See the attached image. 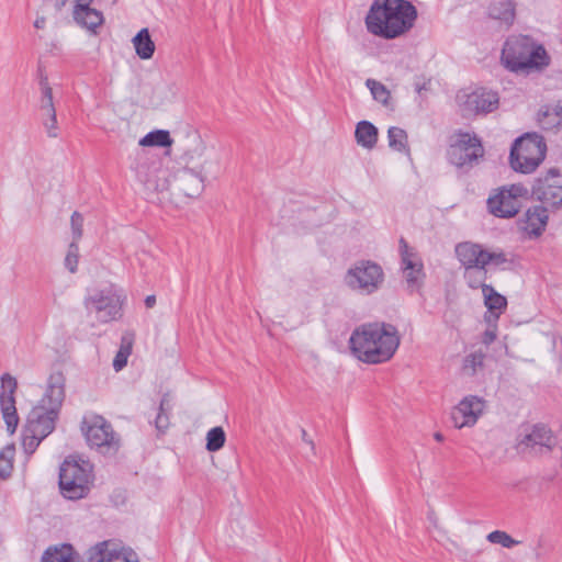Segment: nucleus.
<instances>
[{
	"label": "nucleus",
	"instance_id": "f257e3e1",
	"mask_svg": "<svg viewBox=\"0 0 562 562\" xmlns=\"http://www.w3.org/2000/svg\"><path fill=\"white\" fill-rule=\"evenodd\" d=\"M397 328L387 323H369L356 328L349 344L352 353L362 362L378 364L389 361L400 346Z\"/></svg>",
	"mask_w": 562,
	"mask_h": 562
},
{
	"label": "nucleus",
	"instance_id": "f03ea898",
	"mask_svg": "<svg viewBox=\"0 0 562 562\" xmlns=\"http://www.w3.org/2000/svg\"><path fill=\"white\" fill-rule=\"evenodd\" d=\"M417 15L416 8L407 0H373L366 25L371 34L392 40L408 32Z\"/></svg>",
	"mask_w": 562,
	"mask_h": 562
},
{
	"label": "nucleus",
	"instance_id": "7ed1b4c3",
	"mask_svg": "<svg viewBox=\"0 0 562 562\" xmlns=\"http://www.w3.org/2000/svg\"><path fill=\"white\" fill-rule=\"evenodd\" d=\"M506 69L515 74L529 75L544 70L551 58L543 45L529 35H510L504 43L501 56Z\"/></svg>",
	"mask_w": 562,
	"mask_h": 562
},
{
	"label": "nucleus",
	"instance_id": "20e7f679",
	"mask_svg": "<svg viewBox=\"0 0 562 562\" xmlns=\"http://www.w3.org/2000/svg\"><path fill=\"white\" fill-rule=\"evenodd\" d=\"M65 382L61 371L50 373L44 396L29 414L26 429L30 434L45 439L53 432L66 395Z\"/></svg>",
	"mask_w": 562,
	"mask_h": 562
},
{
	"label": "nucleus",
	"instance_id": "39448f33",
	"mask_svg": "<svg viewBox=\"0 0 562 562\" xmlns=\"http://www.w3.org/2000/svg\"><path fill=\"white\" fill-rule=\"evenodd\" d=\"M92 467L89 462L65 459L59 469V488L67 499L83 498L90 491Z\"/></svg>",
	"mask_w": 562,
	"mask_h": 562
},
{
	"label": "nucleus",
	"instance_id": "423d86ee",
	"mask_svg": "<svg viewBox=\"0 0 562 562\" xmlns=\"http://www.w3.org/2000/svg\"><path fill=\"white\" fill-rule=\"evenodd\" d=\"M132 169L148 193L168 190L170 186L169 171L165 168L164 161L158 155L146 150L138 151Z\"/></svg>",
	"mask_w": 562,
	"mask_h": 562
},
{
	"label": "nucleus",
	"instance_id": "0eeeda50",
	"mask_svg": "<svg viewBox=\"0 0 562 562\" xmlns=\"http://www.w3.org/2000/svg\"><path fill=\"white\" fill-rule=\"evenodd\" d=\"M547 145L543 137L533 134H525L515 139L509 162L515 171L530 173L542 162L546 157Z\"/></svg>",
	"mask_w": 562,
	"mask_h": 562
},
{
	"label": "nucleus",
	"instance_id": "6e6552de",
	"mask_svg": "<svg viewBox=\"0 0 562 562\" xmlns=\"http://www.w3.org/2000/svg\"><path fill=\"white\" fill-rule=\"evenodd\" d=\"M557 445L552 430L544 424L526 425L519 429L515 449L524 457L550 453Z\"/></svg>",
	"mask_w": 562,
	"mask_h": 562
},
{
	"label": "nucleus",
	"instance_id": "1a4fd4ad",
	"mask_svg": "<svg viewBox=\"0 0 562 562\" xmlns=\"http://www.w3.org/2000/svg\"><path fill=\"white\" fill-rule=\"evenodd\" d=\"M484 156L481 139L475 134L458 131L450 136L447 158L458 168H472Z\"/></svg>",
	"mask_w": 562,
	"mask_h": 562
},
{
	"label": "nucleus",
	"instance_id": "9d476101",
	"mask_svg": "<svg viewBox=\"0 0 562 562\" xmlns=\"http://www.w3.org/2000/svg\"><path fill=\"white\" fill-rule=\"evenodd\" d=\"M528 193V189L521 183L503 186L488 196L487 210L495 217H515L521 209V199L527 198Z\"/></svg>",
	"mask_w": 562,
	"mask_h": 562
},
{
	"label": "nucleus",
	"instance_id": "9b49d317",
	"mask_svg": "<svg viewBox=\"0 0 562 562\" xmlns=\"http://www.w3.org/2000/svg\"><path fill=\"white\" fill-rule=\"evenodd\" d=\"M81 430L90 447L97 448L102 453L117 451L119 437L104 417L100 415L83 417Z\"/></svg>",
	"mask_w": 562,
	"mask_h": 562
},
{
	"label": "nucleus",
	"instance_id": "f8f14e48",
	"mask_svg": "<svg viewBox=\"0 0 562 562\" xmlns=\"http://www.w3.org/2000/svg\"><path fill=\"white\" fill-rule=\"evenodd\" d=\"M122 299L113 285L94 290L85 299V307L94 313L101 323H109L122 316Z\"/></svg>",
	"mask_w": 562,
	"mask_h": 562
},
{
	"label": "nucleus",
	"instance_id": "ddd939ff",
	"mask_svg": "<svg viewBox=\"0 0 562 562\" xmlns=\"http://www.w3.org/2000/svg\"><path fill=\"white\" fill-rule=\"evenodd\" d=\"M383 279L384 273L381 266L370 260L356 262L345 276V282L350 289L364 294L375 292L381 286Z\"/></svg>",
	"mask_w": 562,
	"mask_h": 562
},
{
	"label": "nucleus",
	"instance_id": "4468645a",
	"mask_svg": "<svg viewBox=\"0 0 562 562\" xmlns=\"http://www.w3.org/2000/svg\"><path fill=\"white\" fill-rule=\"evenodd\" d=\"M535 200L553 207L562 206V175L551 168L543 178L535 181L531 189Z\"/></svg>",
	"mask_w": 562,
	"mask_h": 562
},
{
	"label": "nucleus",
	"instance_id": "2eb2a0df",
	"mask_svg": "<svg viewBox=\"0 0 562 562\" xmlns=\"http://www.w3.org/2000/svg\"><path fill=\"white\" fill-rule=\"evenodd\" d=\"M206 160L199 169L184 167L179 170L172 179L173 188L188 198H196L204 190V175L211 172L206 167Z\"/></svg>",
	"mask_w": 562,
	"mask_h": 562
},
{
	"label": "nucleus",
	"instance_id": "dca6fc26",
	"mask_svg": "<svg viewBox=\"0 0 562 562\" xmlns=\"http://www.w3.org/2000/svg\"><path fill=\"white\" fill-rule=\"evenodd\" d=\"M88 562H138L137 554L112 541H102L87 552Z\"/></svg>",
	"mask_w": 562,
	"mask_h": 562
},
{
	"label": "nucleus",
	"instance_id": "f3484780",
	"mask_svg": "<svg viewBox=\"0 0 562 562\" xmlns=\"http://www.w3.org/2000/svg\"><path fill=\"white\" fill-rule=\"evenodd\" d=\"M68 0H56V8L60 10ZM74 9H72V18L75 22L83 29H87L93 34H97V29H99L103 22V13L91 7L93 0H72Z\"/></svg>",
	"mask_w": 562,
	"mask_h": 562
},
{
	"label": "nucleus",
	"instance_id": "a211bd4d",
	"mask_svg": "<svg viewBox=\"0 0 562 562\" xmlns=\"http://www.w3.org/2000/svg\"><path fill=\"white\" fill-rule=\"evenodd\" d=\"M457 99L467 115L493 112L497 109L499 101L497 93L485 90L461 93L457 95Z\"/></svg>",
	"mask_w": 562,
	"mask_h": 562
},
{
	"label": "nucleus",
	"instance_id": "6ab92c4d",
	"mask_svg": "<svg viewBox=\"0 0 562 562\" xmlns=\"http://www.w3.org/2000/svg\"><path fill=\"white\" fill-rule=\"evenodd\" d=\"M485 402L479 396H465L451 412V420L456 428L472 427L483 414Z\"/></svg>",
	"mask_w": 562,
	"mask_h": 562
},
{
	"label": "nucleus",
	"instance_id": "aec40b11",
	"mask_svg": "<svg viewBox=\"0 0 562 562\" xmlns=\"http://www.w3.org/2000/svg\"><path fill=\"white\" fill-rule=\"evenodd\" d=\"M16 387V380L12 375L4 373L1 376L0 406L3 419L10 434L15 431L19 423L14 398Z\"/></svg>",
	"mask_w": 562,
	"mask_h": 562
},
{
	"label": "nucleus",
	"instance_id": "412c9836",
	"mask_svg": "<svg viewBox=\"0 0 562 562\" xmlns=\"http://www.w3.org/2000/svg\"><path fill=\"white\" fill-rule=\"evenodd\" d=\"M205 144L198 133L187 134L181 145L180 159L186 164V167L199 169V167L206 160V167L211 169L212 165H217V161L204 158Z\"/></svg>",
	"mask_w": 562,
	"mask_h": 562
},
{
	"label": "nucleus",
	"instance_id": "4be33fe9",
	"mask_svg": "<svg viewBox=\"0 0 562 562\" xmlns=\"http://www.w3.org/2000/svg\"><path fill=\"white\" fill-rule=\"evenodd\" d=\"M400 245L402 269L407 289L409 292L417 291L422 286L423 279L425 277L423 263L419 260L414 259L415 255L409 250L404 238H401Z\"/></svg>",
	"mask_w": 562,
	"mask_h": 562
},
{
	"label": "nucleus",
	"instance_id": "5701e85b",
	"mask_svg": "<svg viewBox=\"0 0 562 562\" xmlns=\"http://www.w3.org/2000/svg\"><path fill=\"white\" fill-rule=\"evenodd\" d=\"M456 255L464 269H484L486 249L475 243L465 241L456 246Z\"/></svg>",
	"mask_w": 562,
	"mask_h": 562
},
{
	"label": "nucleus",
	"instance_id": "b1692460",
	"mask_svg": "<svg viewBox=\"0 0 562 562\" xmlns=\"http://www.w3.org/2000/svg\"><path fill=\"white\" fill-rule=\"evenodd\" d=\"M524 231L529 237H539L546 231L549 213L546 206L535 205L529 207L525 214Z\"/></svg>",
	"mask_w": 562,
	"mask_h": 562
},
{
	"label": "nucleus",
	"instance_id": "393cba45",
	"mask_svg": "<svg viewBox=\"0 0 562 562\" xmlns=\"http://www.w3.org/2000/svg\"><path fill=\"white\" fill-rule=\"evenodd\" d=\"M482 294L484 296V304L487 307V313L484 316L486 323H497L501 314L507 307L506 297L496 292L492 285H485Z\"/></svg>",
	"mask_w": 562,
	"mask_h": 562
},
{
	"label": "nucleus",
	"instance_id": "a878e982",
	"mask_svg": "<svg viewBox=\"0 0 562 562\" xmlns=\"http://www.w3.org/2000/svg\"><path fill=\"white\" fill-rule=\"evenodd\" d=\"M537 122L544 131L558 132L562 128V102L542 105Z\"/></svg>",
	"mask_w": 562,
	"mask_h": 562
},
{
	"label": "nucleus",
	"instance_id": "bb28decb",
	"mask_svg": "<svg viewBox=\"0 0 562 562\" xmlns=\"http://www.w3.org/2000/svg\"><path fill=\"white\" fill-rule=\"evenodd\" d=\"M487 14L491 19L498 21L506 27L513 25L516 18V9L513 0H492Z\"/></svg>",
	"mask_w": 562,
	"mask_h": 562
},
{
	"label": "nucleus",
	"instance_id": "cd10ccee",
	"mask_svg": "<svg viewBox=\"0 0 562 562\" xmlns=\"http://www.w3.org/2000/svg\"><path fill=\"white\" fill-rule=\"evenodd\" d=\"M41 562H80L79 554L76 552L74 547L68 543L60 546L48 547L42 558Z\"/></svg>",
	"mask_w": 562,
	"mask_h": 562
},
{
	"label": "nucleus",
	"instance_id": "c85d7f7f",
	"mask_svg": "<svg viewBox=\"0 0 562 562\" xmlns=\"http://www.w3.org/2000/svg\"><path fill=\"white\" fill-rule=\"evenodd\" d=\"M378 128L369 121H360L355 131L357 144L366 149H372L378 142Z\"/></svg>",
	"mask_w": 562,
	"mask_h": 562
},
{
	"label": "nucleus",
	"instance_id": "c756f323",
	"mask_svg": "<svg viewBox=\"0 0 562 562\" xmlns=\"http://www.w3.org/2000/svg\"><path fill=\"white\" fill-rule=\"evenodd\" d=\"M136 55L142 59H149L155 53V43L150 37L148 29H142L133 38Z\"/></svg>",
	"mask_w": 562,
	"mask_h": 562
},
{
	"label": "nucleus",
	"instance_id": "7c9ffc66",
	"mask_svg": "<svg viewBox=\"0 0 562 562\" xmlns=\"http://www.w3.org/2000/svg\"><path fill=\"white\" fill-rule=\"evenodd\" d=\"M140 146H157V147H168L172 144V138L168 131L157 130L149 132L143 138H140Z\"/></svg>",
	"mask_w": 562,
	"mask_h": 562
},
{
	"label": "nucleus",
	"instance_id": "2f4dec72",
	"mask_svg": "<svg viewBox=\"0 0 562 562\" xmlns=\"http://www.w3.org/2000/svg\"><path fill=\"white\" fill-rule=\"evenodd\" d=\"M389 146L396 151H407L408 150V140L407 133L396 126H392L387 131Z\"/></svg>",
	"mask_w": 562,
	"mask_h": 562
},
{
	"label": "nucleus",
	"instance_id": "473e14b6",
	"mask_svg": "<svg viewBox=\"0 0 562 562\" xmlns=\"http://www.w3.org/2000/svg\"><path fill=\"white\" fill-rule=\"evenodd\" d=\"M226 441V435L221 426L211 428L206 434L205 448L210 452H215L222 449Z\"/></svg>",
	"mask_w": 562,
	"mask_h": 562
},
{
	"label": "nucleus",
	"instance_id": "72a5a7b5",
	"mask_svg": "<svg viewBox=\"0 0 562 562\" xmlns=\"http://www.w3.org/2000/svg\"><path fill=\"white\" fill-rule=\"evenodd\" d=\"M514 260L507 256L503 250L490 251L486 249L485 268L488 266L501 268L503 270L510 268Z\"/></svg>",
	"mask_w": 562,
	"mask_h": 562
},
{
	"label": "nucleus",
	"instance_id": "f704fd0d",
	"mask_svg": "<svg viewBox=\"0 0 562 562\" xmlns=\"http://www.w3.org/2000/svg\"><path fill=\"white\" fill-rule=\"evenodd\" d=\"M487 274V269H464V279L467 281V284L469 288L476 290L481 289L483 291V288L487 285L485 283Z\"/></svg>",
	"mask_w": 562,
	"mask_h": 562
},
{
	"label": "nucleus",
	"instance_id": "c9c22d12",
	"mask_svg": "<svg viewBox=\"0 0 562 562\" xmlns=\"http://www.w3.org/2000/svg\"><path fill=\"white\" fill-rule=\"evenodd\" d=\"M14 446L8 445L0 451V479H8L13 470Z\"/></svg>",
	"mask_w": 562,
	"mask_h": 562
},
{
	"label": "nucleus",
	"instance_id": "e433bc0d",
	"mask_svg": "<svg viewBox=\"0 0 562 562\" xmlns=\"http://www.w3.org/2000/svg\"><path fill=\"white\" fill-rule=\"evenodd\" d=\"M40 85L42 87V104L41 109L45 115H54L56 114V110L53 102V91L48 85L47 77H42Z\"/></svg>",
	"mask_w": 562,
	"mask_h": 562
},
{
	"label": "nucleus",
	"instance_id": "4c0bfd02",
	"mask_svg": "<svg viewBox=\"0 0 562 562\" xmlns=\"http://www.w3.org/2000/svg\"><path fill=\"white\" fill-rule=\"evenodd\" d=\"M366 86L370 89L371 94L375 101L382 103L385 106L389 105L391 93L383 83L374 79H367Z\"/></svg>",
	"mask_w": 562,
	"mask_h": 562
},
{
	"label": "nucleus",
	"instance_id": "58836bf2",
	"mask_svg": "<svg viewBox=\"0 0 562 562\" xmlns=\"http://www.w3.org/2000/svg\"><path fill=\"white\" fill-rule=\"evenodd\" d=\"M486 539L491 543L501 544L504 548H513L520 542L518 540H515L513 537H510L507 532L502 530H494L490 532L486 537Z\"/></svg>",
	"mask_w": 562,
	"mask_h": 562
},
{
	"label": "nucleus",
	"instance_id": "ea45409f",
	"mask_svg": "<svg viewBox=\"0 0 562 562\" xmlns=\"http://www.w3.org/2000/svg\"><path fill=\"white\" fill-rule=\"evenodd\" d=\"M79 261V246L78 241H71L68 246V251L65 257V267L69 272L75 273L77 271Z\"/></svg>",
	"mask_w": 562,
	"mask_h": 562
},
{
	"label": "nucleus",
	"instance_id": "a19ab883",
	"mask_svg": "<svg viewBox=\"0 0 562 562\" xmlns=\"http://www.w3.org/2000/svg\"><path fill=\"white\" fill-rule=\"evenodd\" d=\"M485 355L481 351L470 353L465 357L463 362V370L469 371L470 374H474L477 368H482L484 363Z\"/></svg>",
	"mask_w": 562,
	"mask_h": 562
},
{
	"label": "nucleus",
	"instance_id": "79ce46f5",
	"mask_svg": "<svg viewBox=\"0 0 562 562\" xmlns=\"http://www.w3.org/2000/svg\"><path fill=\"white\" fill-rule=\"evenodd\" d=\"M71 232H72V240L79 241L82 237V227H83V216L75 211L70 217Z\"/></svg>",
	"mask_w": 562,
	"mask_h": 562
},
{
	"label": "nucleus",
	"instance_id": "37998d69",
	"mask_svg": "<svg viewBox=\"0 0 562 562\" xmlns=\"http://www.w3.org/2000/svg\"><path fill=\"white\" fill-rule=\"evenodd\" d=\"M42 440L43 439H40V437L36 434H30L29 437H25L22 442L25 453H34V451L37 449Z\"/></svg>",
	"mask_w": 562,
	"mask_h": 562
},
{
	"label": "nucleus",
	"instance_id": "c03bdc74",
	"mask_svg": "<svg viewBox=\"0 0 562 562\" xmlns=\"http://www.w3.org/2000/svg\"><path fill=\"white\" fill-rule=\"evenodd\" d=\"M497 337V323L492 322L482 335V342L486 346L491 345Z\"/></svg>",
	"mask_w": 562,
	"mask_h": 562
},
{
	"label": "nucleus",
	"instance_id": "a18cd8bd",
	"mask_svg": "<svg viewBox=\"0 0 562 562\" xmlns=\"http://www.w3.org/2000/svg\"><path fill=\"white\" fill-rule=\"evenodd\" d=\"M133 344H134V334L125 333L121 337V344H120L119 351L125 352L127 355H131L132 353Z\"/></svg>",
	"mask_w": 562,
	"mask_h": 562
},
{
	"label": "nucleus",
	"instance_id": "49530a36",
	"mask_svg": "<svg viewBox=\"0 0 562 562\" xmlns=\"http://www.w3.org/2000/svg\"><path fill=\"white\" fill-rule=\"evenodd\" d=\"M48 120L44 122V125L46 127V132L49 137H57L58 136V126H57V119L56 114L54 115H47Z\"/></svg>",
	"mask_w": 562,
	"mask_h": 562
},
{
	"label": "nucleus",
	"instance_id": "de8ad7c7",
	"mask_svg": "<svg viewBox=\"0 0 562 562\" xmlns=\"http://www.w3.org/2000/svg\"><path fill=\"white\" fill-rule=\"evenodd\" d=\"M128 357H130V355H127L125 352H121V351L116 352L114 360H113V368L116 372L121 371L127 364Z\"/></svg>",
	"mask_w": 562,
	"mask_h": 562
},
{
	"label": "nucleus",
	"instance_id": "09e8293b",
	"mask_svg": "<svg viewBox=\"0 0 562 562\" xmlns=\"http://www.w3.org/2000/svg\"><path fill=\"white\" fill-rule=\"evenodd\" d=\"M155 425L158 430L164 431L169 425L168 417L159 413L156 417Z\"/></svg>",
	"mask_w": 562,
	"mask_h": 562
},
{
	"label": "nucleus",
	"instance_id": "8fccbe9b",
	"mask_svg": "<svg viewBox=\"0 0 562 562\" xmlns=\"http://www.w3.org/2000/svg\"><path fill=\"white\" fill-rule=\"evenodd\" d=\"M301 434H302V440L304 442H306L311 447V449L314 451L315 450V445H314L313 440L308 438L306 430L305 429H301Z\"/></svg>",
	"mask_w": 562,
	"mask_h": 562
},
{
	"label": "nucleus",
	"instance_id": "3c124183",
	"mask_svg": "<svg viewBox=\"0 0 562 562\" xmlns=\"http://www.w3.org/2000/svg\"><path fill=\"white\" fill-rule=\"evenodd\" d=\"M156 304V296L155 295H148L145 299V306L147 308H153Z\"/></svg>",
	"mask_w": 562,
	"mask_h": 562
},
{
	"label": "nucleus",
	"instance_id": "603ef678",
	"mask_svg": "<svg viewBox=\"0 0 562 562\" xmlns=\"http://www.w3.org/2000/svg\"><path fill=\"white\" fill-rule=\"evenodd\" d=\"M46 24V19L44 16H40L35 20L34 26L36 29H44Z\"/></svg>",
	"mask_w": 562,
	"mask_h": 562
},
{
	"label": "nucleus",
	"instance_id": "864d4df0",
	"mask_svg": "<svg viewBox=\"0 0 562 562\" xmlns=\"http://www.w3.org/2000/svg\"><path fill=\"white\" fill-rule=\"evenodd\" d=\"M434 438H435V440H437L439 442L443 441V439H445V437L441 432H435Z\"/></svg>",
	"mask_w": 562,
	"mask_h": 562
}]
</instances>
